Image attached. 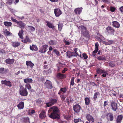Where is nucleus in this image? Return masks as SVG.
<instances>
[{
    "label": "nucleus",
    "mask_w": 123,
    "mask_h": 123,
    "mask_svg": "<svg viewBox=\"0 0 123 123\" xmlns=\"http://www.w3.org/2000/svg\"><path fill=\"white\" fill-rule=\"evenodd\" d=\"M60 111L59 108L56 106L50 107L48 111L49 117L53 119L59 120L60 119Z\"/></svg>",
    "instance_id": "obj_1"
},
{
    "label": "nucleus",
    "mask_w": 123,
    "mask_h": 123,
    "mask_svg": "<svg viewBox=\"0 0 123 123\" xmlns=\"http://www.w3.org/2000/svg\"><path fill=\"white\" fill-rule=\"evenodd\" d=\"M57 101V100L56 99L51 98L49 102L45 103V104L46 105L45 107L47 108L50 107L56 104Z\"/></svg>",
    "instance_id": "obj_2"
},
{
    "label": "nucleus",
    "mask_w": 123,
    "mask_h": 123,
    "mask_svg": "<svg viewBox=\"0 0 123 123\" xmlns=\"http://www.w3.org/2000/svg\"><path fill=\"white\" fill-rule=\"evenodd\" d=\"M20 86L19 93L20 95L23 96H27L28 93L26 89L22 85Z\"/></svg>",
    "instance_id": "obj_3"
},
{
    "label": "nucleus",
    "mask_w": 123,
    "mask_h": 123,
    "mask_svg": "<svg viewBox=\"0 0 123 123\" xmlns=\"http://www.w3.org/2000/svg\"><path fill=\"white\" fill-rule=\"evenodd\" d=\"M81 28V33L82 35L87 37H89V34L86 28L84 26H82Z\"/></svg>",
    "instance_id": "obj_4"
},
{
    "label": "nucleus",
    "mask_w": 123,
    "mask_h": 123,
    "mask_svg": "<svg viewBox=\"0 0 123 123\" xmlns=\"http://www.w3.org/2000/svg\"><path fill=\"white\" fill-rule=\"evenodd\" d=\"M107 32L111 35H113L115 32V30L113 28L110 26H109L106 28Z\"/></svg>",
    "instance_id": "obj_5"
},
{
    "label": "nucleus",
    "mask_w": 123,
    "mask_h": 123,
    "mask_svg": "<svg viewBox=\"0 0 123 123\" xmlns=\"http://www.w3.org/2000/svg\"><path fill=\"white\" fill-rule=\"evenodd\" d=\"M110 106L111 109L114 111H116L118 109L117 104L114 102H111Z\"/></svg>",
    "instance_id": "obj_6"
},
{
    "label": "nucleus",
    "mask_w": 123,
    "mask_h": 123,
    "mask_svg": "<svg viewBox=\"0 0 123 123\" xmlns=\"http://www.w3.org/2000/svg\"><path fill=\"white\" fill-rule=\"evenodd\" d=\"M81 108L80 105L77 104L73 106L74 110L76 113H78L79 112Z\"/></svg>",
    "instance_id": "obj_7"
},
{
    "label": "nucleus",
    "mask_w": 123,
    "mask_h": 123,
    "mask_svg": "<svg viewBox=\"0 0 123 123\" xmlns=\"http://www.w3.org/2000/svg\"><path fill=\"white\" fill-rule=\"evenodd\" d=\"M86 118L89 122H91L92 123H94V118L89 114H87L86 115Z\"/></svg>",
    "instance_id": "obj_8"
},
{
    "label": "nucleus",
    "mask_w": 123,
    "mask_h": 123,
    "mask_svg": "<svg viewBox=\"0 0 123 123\" xmlns=\"http://www.w3.org/2000/svg\"><path fill=\"white\" fill-rule=\"evenodd\" d=\"M54 12L56 17L60 16L62 13L61 10L59 9H55L54 10Z\"/></svg>",
    "instance_id": "obj_9"
},
{
    "label": "nucleus",
    "mask_w": 123,
    "mask_h": 123,
    "mask_svg": "<svg viewBox=\"0 0 123 123\" xmlns=\"http://www.w3.org/2000/svg\"><path fill=\"white\" fill-rule=\"evenodd\" d=\"M123 118L122 115H118L116 118V123H121Z\"/></svg>",
    "instance_id": "obj_10"
},
{
    "label": "nucleus",
    "mask_w": 123,
    "mask_h": 123,
    "mask_svg": "<svg viewBox=\"0 0 123 123\" xmlns=\"http://www.w3.org/2000/svg\"><path fill=\"white\" fill-rule=\"evenodd\" d=\"M74 52H71L69 51H67L66 52V55L67 58H70L73 56H75L74 55Z\"/></svg>",
    "instance_id": "obj_11"
},
{
    "label": "nucleus",
    "mask_w": 123,
    "mask_h": 123,
    "mask_svg": "<svg viewBox=\"0 0 123 123\" xmlns=\"http://www.w3.org/2000/svg\"><path fill=\"white\" fill-rule=\"evenodd\" d=\"M46 117V112L44 110H42L39 114V117L42 119L45 118Z\"/></svg>",
    "instance_id": "obj_12"
},
{
    "label": "nucleus",
    "mask_w": 123,
    "mask_h": 123,
    "mask_svg": "<svg viewBox=\"0 0 123 123\" xmlns=\"http://www.w3.org/2000/svg\"><path fill=\"white\" fill-rule=\"evenodd\" d=\"M109 120L110 121H112L113 120L114 117L113 114L111 113H109L107 114Z\"/></svg>",
    "instance_id": "obj_13"
},
{
    "label": "nucleus",
    "mask_w": 123,
    "mask_h": 123,
    "mask_svg": "<svg viewBox=\"0 0 123 123\" xmlns=\"http://www.w3.org/2000/svg\"><path fill=\"white\" fill-rule=\"evenodd\" d=\"M83 8L82 7L77 8L75 9L74 10L75 14H80Z\"/></svg>",
    "instance_id": "obj_14"
},
{
    "label": "nucleus",
    "mask_w": 123,
    "mask_h": 123,
    "mask_svg": "<svg viewBox=\"0 0 123 123\" xmlns=\"http://www.w3.org/2000/svg\"><path fill=\"white\" fill-rule=\"evenodd\" d=\"M17 25L19 26L20 28L22 29H24L25 26V24L21 21H19Z\"/></svg>",
    "instance_id": "obj_15"
},
{
    "label": "nucleus",
    "mask_w": 123,
    "mask_h": 123,
    "mask_svg": "<svg viewBox=\"0 0 123 123\" xmlns=\"http://www.w3.org/2000/svg\"><path fill=\"white\" fill-rule=\"evenodd\" d=\"M99 44L98 43H96L95 44V49L92 52V53L96 54L98 51V50Z\"/></svg>",
    "instance_id": "obj_16"
},
{
    "label": "nucleus",
    "mask_w": 123,
    "mask_h": 123,
    "mask_svg": "<svg viewBox=\"0 0 123 123\" xmlns=\"http://www.w3.org/2000/svg\"><path fill=\"white\" fill-rule=\"evenodd\" d=\"M112 25L115 28H118L120 27V25L117 21H114L112 22Z\"/></svg>",
    "instance_id": "obj_17"
},
{
    "label": "nucleus",
    "mask_w": 123,
    "mask_h": 123,
    "mask_svg": "<svg viewBox=\"0 0 123 123\" xmlns=\"http://www.w3.org/2000/svg\"><path fill=\"white\" fill-rule=\"evenodd\" d=\"M24 107V103L23 102H21L18 105L17 107L19 109L21 110Z\"/></svg>",
    "instance_id": "obj_18"
},
{
    "label": "nucleus",
    "mask_w": 123,
    "mask_h": 123,
    "mask_svg": "<svg viewBox=\"0 0 123 123\" xmlns=\"http://www.w3.org/2000/svg\"><path fill=\"white\" fill-rule=\"evenodd\" d=\"M114 42L113 41L111 40H106L104 42V44L106 45H111Z\"/></svg>",
    "instance_id": "obj_19"
},
{
    "label": "nucleus",
    "mask_w": 123,
    "mask_h": 123,
    "mask_svg": "<svg viewBox=\"0 0 123 123\" xmlns=\"http://www.w3.org/2000/svg\"><path fill=\"white\" fill-rule=\"evenodd\" d=\"M30 48L31 50L33 51H36L38 50L37 47L34 45H32V46L30 45Z\"/></svg>",
    "instance_id": "obj_20"
},
{
    "label": "nucleus",
    "mask_w": 123,
    "mask_h": 123,
    "mask_svg": "<svg viewBox=\"0 0 123 123\" xmlns=\"http://www.w3.org/2000/svg\"><path fill=\"white\" fill-rule=\"evenodd\" d=\"M26 65L27 66H29L31 68H32L34 66V64L30 61H27L26 62Z\"/></svg>",
    "instance_id": "obj_21"
},
{
    "label": "nucleus",
    "mask_w": 123,
    "mask_h": 123,
    "mask_svg": "<svg viewBox=\"0 0 123 123\" xmlns=\"http://www.w3.org/2000/svg\"><path fill=\"white\" fill-rule=\"evenodd\" d=\"M14 60L13 59H7L6 60L5 62L7 64H12L14 62Z\"/></svg>",
    "instance_id": "obj_22"
},
{
    "label": "nucleus",
    "mask_w": 123,
    "mask_h": 123,
    "mask_svg": "<svg viewBox=\"0 0 123 123\" xmlns=\"http://www.w3.org/2000/svg\"><path fill=\"white\" fill-rule=\"evenodd\" d=\"M46 22L47 23V26L49 28H51L52 29H55V26L53 23L48 21H47Z\"/></svg>",
    "instance_id": "obj_23"
},
{
    "label": "nucleus",
    "mask_w": 123,
    "mask_h": 123,
    "mask_svg": "<svg viewBox=\"0 0 123 123\" xmlns=\"http://www.w3.org/2000/svg\"><path fill=\"white\" fill-rule=\"evenodd\" d=\"M96 58L99 61H105L106 60V58L104 55H102L97 56Z\"/></svg>",
    "instance_id": "obj_24"
},
{
    "label": "nucleus",
    "mask_w": 123,
    "mask_h": 123,
    "mask_svg": "<svg viewBox=\"0 0 123 123\" xmlns=\"http://www.w3.org/2000/svg\"><path fill=\"white\" fill-rule=\"evenodd\" d=\"M20 44V43L18 42H14L12 43V45L14 47H17L19 46Z\"/></svg>",
    "instance_id": "obj_25"
},
{
    "label": "nucleus",
    "mask_w": 123,
    "mask_h": 123,
    "mask_svg": "<svg viewBox=\"0 0 123 123\" xmlns=\"http://www.w3.org/2000/svg\"><path fill=\"white\" fill-rule=\"evenodd\" d=\"M48 43L51 45H55L57 44V42L55 40H51L48 42Z\"/></svg>",
    "instance_id": "obj_26"
},
{
    "label": "nucleus",
    "mask_w": 123,
    "mask_h": 123,
    "mask_svg": "<svg viewBox=\"0 0 123 123\" xmlns=\"http://www.w3.org/2000/svg\"><path fill=\"white\" fill-rule=\"evenodd\" d=\"M85 105H88L90 103V97H86L84 99Z\"/></svg>",
    "instance_id": "obj_27"
},
{
    "label": "nucleus",
    "mask_w": 123,
    "mask_h": 123,
    "mask_svg": "<svg viewBox=\"0 0 123 123\" xmlns=\"http://www.w3.org/2000/svg\"><path fill=\"white\" fill-rule=\"evenodd\" d=\"M23 32L24 31L23 30L21 29L19 31V33H18V35L19 37L22 39L23 38Z\"/></svg>",
    "instance_id": "obj_28"
},
{
    "label": "nucleus",
    "mask_w": 123,
    "mask_h": 123,
    "mask_svg": "<svg viewBox=\"0 0 123 123\" xmlns=\"http://www.w3.org/2000/svg\"><path fill=\"white\" fill-rule=\"evenodd\" d=\"M57 77L59 78L62 79L66 78V75L60 73H59L57 74Z\"/></svg>",
    "instance_id": "obj_29"
},
{
    "label": "nucleus",
    "mask_w": 123,
    "mask_h": 123,
    "mask_svg": "<svg viewBox=\"0 0 123 123\" xmlns=\"http://www.w3.org/2000/svg\"><path fill=\"white\" fill-rule=\"evenodd\" d=\"M24 82L26 83H31L32 82V80L31 79L27 78L24 80Z\"/></svg>",
    "instance_id": "obj_30"
},
{
    "label": "nucleus",
    "mask_w": 123,
    "mask_h": 123,
    "mask_svg": "<svg viewBox=\"0 0 123 123\" xmlns=\"http://www.w3.org/2000/svg\"><path fill=\"white\" fill-rule=\"evenodd\" d=\"M100 95V93L99 92H95L93 96V98L94 100H96L97 98V97H99Z\"/></svg>",
    "instance_id": "obj_31"
},
{
    "label": "nucleus",
    "mask_w": 123,
    "mask_h": 123,
    "mask_svg": "<svg viewBox=\"0 0 123 123\" xmlns=\"http://www.w3.org/2000/svg\"><path fill=\"white\" fill-rule=\"evenodd\" d=\"M31 40L27 36H26V37L25 39L22 40V41L24 43H27L28 42H30Z\"/></svg>",
    "instance_id": "obj_32"
},
{
    "label": "nucleus",
    "mask_w": 123,
    "mask_h": 123,
    "mask_svg": "<svg viewBox=\"0 0 123 123\" xmlns=\"http://www.w3.org/2000/svg\"><path fill=\"white\" fill-rule=\"evenodd\" d=\"M2 84L4 85H11V82L9 81H7L6 80L1 81Z\"/></svg>",
    "instance_id": "obj_33"
},
{
    "label": "nucleus",
    "mask_w": 123,
    "mask_h": 123,
    "mask_svg": "<svg viewBox=\"0 0 123 123\" xmlns=\"http://www.w3.org/2000/svg\"><path fill=\"white\" fill-rule=\"evenodd\" d=\"M4 33L6 35V36H11L12 34V33L8 31L7 29H5L4 32Z\"/></svg>",
    "instance_id": "obj_34"
},
{
    "label": "nucleus",
    "mask_w": 123,
    "mask_h": 123,
    "mask_svg": "<svg viewBox=\"0 0 123 123\" xmlns=\"http://www.w3.org/2000/svg\"><path fill=\"white\" fill-rule=\"evenodd\" d=\"M12 23L10 22L6 21L4 22V24L6 26H10L12 25Z\"/></svg>",
    "instance_id": "obj_35"
},
{
    "label": "nucleus",
    "mask_w": 123,
    "mask_h": 123,
    "mask_svg": "<svg viewBox=\"0 0 123 123\" xmlns=\"http://www.w3.org/2000/svg\"><path fill=\"white\" fill-rule=\"evenodd\" d=\"M109 66L111 67L112 68L116 66L115 63L113 62H111L109 63Z\"/></svg>",
    "instance_id": "obj_36"
},
{
    "label": "nucleus",
    "mask_w": 123,
    "mask_h": 123,
    "mask_svg": "<svg viewBox=\"0 0 123 123\" xmlns=\"http://www.w3.org/2000/svg\"><path fill=\"white\" fill-rule=\"evenodd\" d=\"M63 26V25L62 24L60 23H59L58 26V30L60 31H61L62 28V27Z\"/></svg>",
    "instance_id": "obj_37"
},
{
    "label": "nucleus",
    "mask_w": 123,
    "mask_h": 123,
    "mask_svg": "<svg viewBox=\"0 0 123 123\" xmlns=\"http://www.w3.org/2000/svg\"><path fill=\"white\" fill-rule=\"evenodd\" d=\"M43 48V49H44V52H46L47 50V48L48 47V46L47 45H44L42 46Z\"/></svg>",
    "instance_id": "obj_38"
},
{
    "label": "nucleus",
    "mask_w": 123,
    "mask_h": 123,
    "mask_svg": "<svg viewBox=\"0 0 123 123\" xmlns=\"http://www.w3.org/2000/svg\"><path fill=\"white\" fill-rule=\"evenodd\" d=\"M74 123H77L79 122H81L82 120L80 118L78 119H74Z\"/></svg>",
    "instance_id": "obj_39"
},
{
    "label": "nucleus",
    "mask_w": 123,
    "mask_h": 123,
    "mask_svg": "<svg viewBox=\"0 0 123 123\" xmlns=\"http://www.w3.org/2000/svg\"><path fill=\"white\" fill-rule=\"evenodd\" d=\"M53 52L55 53L57 56H58L60 55V53L57 49H54L53 50Z\"/></svg>",
    "instance_id": "obj_40"
},
{
    "label": "nucleus",
    "mask_w": 123,
    "mask_h": 123,
    "mask_svg": "<svg viewBox=\"0 0 123 123\" xmlns=\"http://www.w3.org/2000/svg\"><path fill=\"white\" fill-rule=\"evenodd\" d=\"M105 71V70H102L101 69H98V70L97 71V73L98 74H101L103 73H104Z\"/></svg>",
    "instance_id": "obj_41"
},
{
    "label": "nucleus",
    "mask_w": 123,
    "mask_h": 123,
    "mask_svg": "<svg viewBox=\"0 0 123 123\" xmlns=\"http://www.w3.org/2000/svg\"><path fill=\"white\" fill-rule=\"evenodd\" d=\"M28 28H29V29L31 31H34L35 30V28L34 27L29 26H28Z\"/></svg>",
    "instance_id": "obj_42"
},
{
    "label": "nucleus",
    "mask_w": 123,
    "mask_h": 123,
    "mask_svg": "<svg viewBox=\"0 0 123 123\" xmlns=\"http://www.w3.org/2000/svg\"><path fill=\"white\" fill-rule=\"evenodd\" d=\"M60 96L62 101H64L66 98L65 95H61Z\"/></svg>",
    "instance_id": "obj_43"
},
{
    "label": "nucleus",
    "mask_w": 123,
    "mask_h": 123,
    "mask_svg": "<svg viewBox=\"0 0 123 123\" xmlns=\"http://www.w3.org/2000/svg\"><path fill=\"white\" fill-rule=\"evenodd\" d=\"M29 119L28 117H25L24 118V121L25 123L28 122H29Z\"/></svg>",
    "instance_id": "obj_44"
},
{
    "label": "nucleus",
    "mask_w": 123,
    "mask_h": 123,
    "mask_svg": "<svg viewBox=\"0 0 123 123\" xmlns=\"http://www.w3.org/2000/svg\"><path fill=\"white\" fill-rule=\"evenodd\" d=\"M4 69L3 68H0V73L3 74L5 73L4 71Z\"/></svg>",
    "instance_id": "obj_45"
},
{
    "label": "nucleus",
    "mask_w": 123,
    "mask_h": 123,
    "mask_svg": "<svg viewBox=\"0 0 123 123\" xmlns=\"http://www.w3.org/2000/svg\"><path fill=\"white\" fill-rule=\"evenodd\" d=\"M45 84V85H51V82L48 80H47Z\"/></svg>",
    "instance_id": "obj_46"
},
{
    "label": "nucleus",
    "mask_w": 123,
    "mask_h": 123,
    "mask_svg": "<svg viewBox=\"0 0 123 123\" xmlns=\"http://www.w3.org/2000/svg\"><path fill=\"white\" fill-rule=\"evenodd\" d=\"M60 90L63 92H66L67 89L66 88L64 87L61 88L60 89Z\"/></svg>",
    "instance_id": "obj_47"
},
{
    "label": "nucleus",
    "mask_w": 123,
    "mask_h": 123,
    "mask_svg": "<svg viewBox=\"0 0 123 123\" xmlns=\"http://www.w3.org/2000/svg\"><path fill=\"white\" fill-rule=\"evenodd\" d=\"M11 20L13 22H14L17 23V24L18 23L19 21H18L16 19L13 18V17H11Z\"/></svg>",
    "instance_id": "obj_48"
},
{
    "label": "nucleus",
    "mask_w": 123,
    "mask_h": 123,
    "mask_svg": "<svg viewBox=\"0 0 123 123\" xmlns=\"http://www.w3.org/2000/svg\"><path fill=\"white\" fill-rule=\"evenodd\" d=\"M74 77H73L71 78V85H74Z\"/></svg>",
    "instance_id": "obj_49"
},
{
    "label": "nucleus",
    "mask_w": 123,
    "mask_h": 123,
    "mask_svg": "<svg viewBox=\"0 0 123 123\" xmlns=\"http://www.w3.org/2000/svg\"><path fill=\"white\" fill-rule=\"evenodd\" d=\"M82 55L84 59H86L87 58L88 56L86 54L84 53L82 54Z\"/></svg>",
    "instance_id": "obj_50"
},
{
    "label": "nucleus",
    "mask_w": 123,
    "mask_h": 123,
    "mask_svg": "<svg viewBox=\"0 0 123 123\" xmlns=\"http://www.w3.org/2000/svg\"><path fill=\"white\" fill-rule=\"evenodd\" d=\"M115 10V8L114 7L111 6L110 7V10L112 12H114Z\"/></svg>",
    "instance_id": "obj_51"
},
{
    "label": "nucleus",
    "mask_w": 123,
    "mask_h": 123,
    "mask_svg": "<svg viewBox=\"0 0 123 123\" xmlns=\"http://www.w3.org/2000/svg\"><path fill=\"white\" fill-rule=\"evenodd\" d=\"M108 101H105L104 102V107H105L106 106L108 105Z\"/></svg>",
    "instance_id": "obj_52"
},
{
    "label": "nucleus",
    "mask_w": 123,
    "mask_h": 123,
    "mask_svg": "<svg viewBox=\"0 0 123 123\" xmlns=\"http://www.w3.org/2000/svg\"><path fill=\"white\" fill-rule=\"evenodd\" d=\"M52 85H46V87L48 89H51L53 88Z\"/></svg>",
    "instance_id": "obj_53"
},
{
    "label": "nucleus",
    "mask_w": 123,
    "mask_h": 123,
    "mask_svg": "<svg viewBox=\"0 0 123 123\" xmlns=\"http://www.w3.org/2000/svg\"><path fill=\"white\" fill-rule=\"evenodd\" d=\"M66 102L68 105H69V104L70 103V102L69 101V98L68 97L67 98L66 100Z\"/></svg>",
    "instance_id": "obj_54"
},
{
    "label": "nucleus",
    "mask_w": 123,
    "mask_h": 123,
    "mask_svg": "<svg viewBox=\"0 0 123 123\" xmlns=\"http://www.w3.org/2000/svg\"><path fill=\"white\" fill-rule=\"evenodd\" d=\"M103 74H102V76L104 77H106V74H107L106 71H105Z\"/></svg>",
    "instance_id": "obj_55"
},
{
    "label": "nucleus",
    "mask_w": 123,
    "mask_h": 123,
    "mask_svg": "<svg viewBox=\"0 0 123 123\" xmlns=\"http://www.w3.org/2000/svg\"><path fill=\"white\" fill-rule=\"evenodd\" d=\"M78 49L77 48H75L74 49V51L75 52V54H76L77 55H79L78 53L77 52V50Z\"/></svg>",
    "instance_id": "obj_56"
},
{
    "label": "nucleus",
    "mask_w": 123,
    "mask_h": 123,
    "mask_svg": "<svg viewBox=\"0 0 123 123\" xmlns=\"http://www.w3.org/2000/svg\"><path fill=\"white\" fill-rule=\"evenodd\" d=\"M42 101L41 100L39 99H38L37 100V103L39 104L41 103L42 102Z\"/></svg>",
    "instance_id": "obj_57"
},
{
    "label": "nucleus",
    "mask_w": 123,
    "mask_h": 123,
    "mask_svg": "<svg viewBox=\"0 0 123 123\" xmlns=\"http://www.w3.org/2000/svg\"><path fill=\"white\" fill-rule=\"evenodd\" d=\"M68 70V69L66 68H64V70L62 71V72L63 73H65V72Z\"/></svg>",
    "instance_id": "obj_58"
},
{
    "label": "nucleus",
    "mask_w": 123,
    "mask_h": 123,
    "mask_svg": "<svg viewBox=\"0 0 123 123\" xmlns=\"http://www.w3.org/2000/svg\"><path fill=\"white\" fill-rule=\"evenodd\" d=\"M44 49L43 48L41 50H40L39 51L41 53H45L46 52H44Z\"/></svg>",
    "instance_id": "obj_59"
},
{
    "label": "nucleus",
    "mask_w": 123,
    "mask_h": 123,
    "mask_svg": "<svg viewBox=\"0 0 123 123\" xmlns=\"http://www.w3.org/2000/svg\"><path fill=\"white\" fill-rule=\"evenodd\" d=\"M119 10L121 12H123V6L120 8Z\"/></svg>",
    "instance_id": "obj_60"
},
{
    "label": "nucleus",
    "mask_w": 123,
    "mask_h": 123,
    "mask_svg": "<svg viewBox=\"0 0 123 123\" xmlns=\"http://www.w3.org/2000/svg\"><path fill=\"white\" fill-rule=\"evenodd\" d=\"M103 86L104 88H105V89H107V88H109V86H107L106 85H103Z\"/></svg>",
    "instance_id": "obj_61"
},
{
    "label": "nucleus",
    "mask_w": 123,
    "mask_h": 123,
    "mask_svg": "<svg viewBox=\"0 0 123 123\" xmlns=\"http://www.w3.org/2000/svg\"><path fill=\"white\" fill-rule=\"evenodd\" d=\"M65 43L66 45H68L70 44L69 42L68 41H65Z\"/></svg>",
    "instance_id": "obj_62"
},
{
    "label": "nucleus",
    "mask_w": 123,
    "mask_h": 123,
    "mask_svg": "<svg viewBox=\"0 0 123 123\" xmlns=\"http://www.w3.org/2000/svg\"><path fill=\"white\" fill-rule=\"evenodd\" d=\"M64 118L65 119H66L67 120L69 119L68 117L66 116H64Z\"/></svg>",
    "instance_id": "obj_63"
},
{
    "label": "nucleus",
    "mask_w": 123,
    "mask_h": 123,
    "mask_svg": "<svg viewBox=\"0 0 123 123\" xmlns=\"http://www.w3.org/2000/svg\"><path fill=\"white\" fill-rule=\"evenodd\" d=\"M35 112V111L34 110H32L31 111V114H33Z\"/></svg>",
    "instance_id": "obj_64"
}]
</instances>
